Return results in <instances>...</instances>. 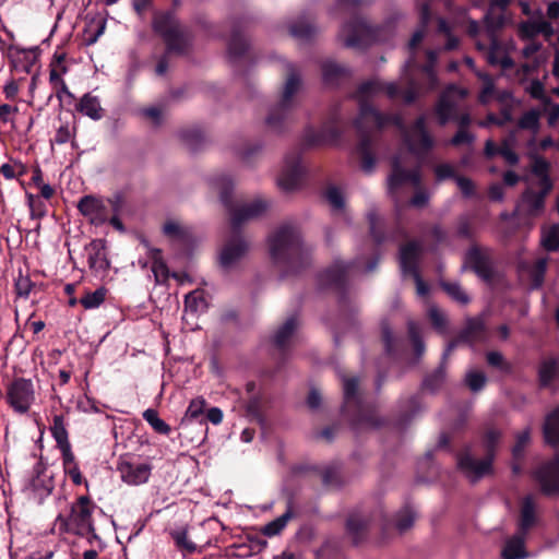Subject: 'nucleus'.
Returning a JSON list of instances; mask_svg holds the SVG:
<instances>
[{"mask_svg": "<svg viewBox=\"0 0 559 559\" xmlns=\"http://www.w3.org/2000/svg\"><path fill=\"white\" fill-rule=\"evenodd\" d=\"M381 334H382V342H383L384 349H385L386 354L390 356L395 355L397 340L394 337L393 332L388 322H382Z\"/></svg>", "mask_w": 559, "mask_h": 559, "instance_id": "obj_57", "label": "nucleus"}, {"mask_svg": "<svg viewBox=\"0 0 559 559\" xmlns=\"http://www.w3.org/2000/svg\"><path fill=\"white\" fill-rule=\"evenodd\" d=\"M540 491L547 497L559 496V454L543 463L533 473Z\"/></svg>", "mask_w": 559, "mask_h": 559, "instance_id": "obj_15", "label": "nucleus"}, {"mask_svg": "<svg viewBox=\"0 0 559 559\" xmlns=\"http://www.w3.org/2000/svg\"><path fill=\"white\" fill-rule=\"evenodd\" d=\"M428 235L437 245H451L450 234L439 224L432 225L429 229Z\"/></svg>", "mask_w": 559, "mask_h": 559, "instance_id": "obj_61", "label": "nucleus"}, {"mask_svg": "<svg viewBox=\"0 0 559 559\" xmlns=\"http://www.w3.org/2000/svg\"><path fill=\"white\" fill-rule=\"evenodd\" d=\"M525 534L516 532L508 538L501 551L502 559H526L528 552L525 548Z\"/></svg>", "mask_w": 559, "mask_h": 559, "instance_id": "obj_32", "label": "nucleus"}, {"mask_svg": "<svg viewBox=\"0 0 559 559\" xmlns=\"http://www.w3.org/2000/svg\"><path fill=\"white\" fill-rule=\"evenodd\" d=\"M420 181L421 177L418 169H404L399 156L392 158L391 174L388 178V190L391 194L395 193L406 183H412L417 187L420 185Z\"/></svg>", "mask_w": 559, "mask_h": 559, "instance_id": "obj_19", "label": "nucleus"}, {"mask_svg": "<svg viewBox=\"0 0 559 559\" xmlns=\"http://www.w3.org/2000/svg\"><path fill=\"white\" fill-rule=\"evenodd\" d=\"M249 50V43L242 34V27L239 23L233 25L230 38L227 44L228 59L236 64L241 58L246 57Z\"/></svg>", "mask_w": 559, "mask_h": 559, "instance_id": "obj_27", "label": "nucleus"}, {"mask_svg": "<svg viewBox=\"0 0 559 559\" xmlns=\"http://www.w3.org/2000/svg\"><path fill=\"white\" fill-rule=\"evenodd\" d=\"M464 381L472 392L477 393L485 388L487 377L483 371L472 370L466 373Z\"/></svg>", "mask_w": 559, "mask_h": 559, "instance_id": "obj_54", "label": "nucleus"}, {"mask_svg": "<svg viewBox=\"0 0 559 559\" xmlns=\"http://www.w3.org/2000/svg\"><path fill=\"white\" fill-rule=\"evenodd\" d=\"M559 380V360L554 357L542 360L537 368L539 389H550Z\"/></svg>", "mask_w": 559, "mask_h": 559, "instance_id": "obj_30", "label": "nucleus"}, {"mask_svg": "<svg viewBox=\"0 0 559 559\" xmlns=\"http://www.w3.org/2000/svg\"><path fill=\"white\" fill-rule=\"evenodd\" d=\"M304 176L305 167L301 163V148L296 147L286 155L285 165L277 182L282 190L289 192L301 185Z\"/></svg>", "mask_w": 559, "mask_h": 559, "instance_id": "obj_14", "label": "nucleus"}, {"mask_svg": "<svg viewBox=\"0 0 559 559\" xmlns=\"http://www.w3.org/2000/svg\"><path fill=\"white\" fill-rule=\"evenodd\" d=\"M465 262L473 272L486 283H491L495 278V271L491 266L489 258L483 252L477 245H472L465 253Z\"/></svg>", "mask_w": 559, "mask_h": 559, "instance_id": "obj_20", "label": "nucleus"}, {"mask_svg": "<svg viewBox=\"0 0 559 559\" xmlns=\"http://www.w3.org/2000/svg\"><path fill=\"white\" fill-rule=\"evenodd\" d=\"M370 235L377 245H381L385 240L380 218L374 212L368 214Z\"/></svg>", "mask_w": 559, "mask_h": 559, "instance_id": "obj_56", "label": "nucleus"}, {"mask_svg": "<svg viewBox=\"0 0 559 559\" xmlns=\"http://www.w3.org/2000/svg\"><path fill=\"white\" fill-rule=\"evenodd\" d=\"M407 333L415 355L420 357L425 352V344L420 335L419 325L415 321L409 320L407 322Z\"/></svg>", "mask_w": 559, "mask_h": 559, "instance_id": "obj_47", "label": "nucleus"}, {"mask_svg": "<svg viewBox=\"0 0 559 559\" xmlns=\"http://www.w3.org/2000/svg\"><path fill=\"white\" fill-rule=\"evenodd\" d=\"M26 200L29 207L31 218L41 219L47 215V205L38 195L26 192Z\"/></svg>", "mask_w": 559, "mask_h": 559, "instance_id": "obj_48", "label": "nucleus"}, {"mask_svg": "<svg viewBox=\"0 0 559 559\" xmlns=\"http://www.w3.org/2000/svg\"><path fill=\"white\" fill-rule=\"evenodd\" d=\"M373 521V515L366 514L361 511H354L348 515L346 520V533L355 545H358L367 538Z\"/></svg>", "mask_w": 559, "mask_h": 559, "instance_id": "obj_21", "label": "nucleus"}, {"mask_svg": "<svg viewBox=\"0 0 559 559\" xmlns=\"http://www.w3.org/2000/svg\"><path fill=\"white\" fill-rule=\"evenodd\" d=\"M52 476L47 474V467L40 459L33 467L32 475L24 485V491H29L38 503H43L53 490Z\"/></svg>", "mask_w": 559, "mask_h": 559, "instance_id": "obj_16", "label": "nucleus"}, {"mask_svg": "<svg viewBox=\"0 0 559 559\" xmlns=\"http://www.w3.org/2000/svg\"><path fill=\"white\" fill-rule=\"evenodd\" d=\"M438 122L440 126H445L449 121L454 119L456 112V105L448 96L441 95L435 108Z\"/></svg>", "mask_w": 559, "mask_h": 559, "instance_id": "obj_42", "label": "nucleus"}, {"mask_svg": "<svg viewBox=\"0 0 559 559\" xmlns=\"http://www.w3.org/2000/svg\"><path fill=\"white\" fill-rule=\"evenodd\" d=\"M272 261L285 274H297L310 264V249L304 243L300 230L283 224L269 237Z\"/></svg>", "mask_w": 559, "mask_h": 559, "instance_id": "obj_1", "label": "nucleus"}, {"mask_svg": "<svg viewBox=\"0 0 559 559\" xmlns=\"http://www.w3.org/2000/svg\"><path fill=\"white\" fill-rule=\"evenodd\" d=\"M322 483L325 487H340L341 475L338 469L335 466H328L321 472Z\"/></svg>", "mask_w": 559, "mask_h": 559, "instance_id": "obj_60", "label": "nucleus"}, {"mask_svg": "<svg viewBox=\"0 0 559 559\" xmlns=\"http://www.w3.org/2000/svg\"><path fill=\"white\" fill-rule=\"evenodd\" d=\"M321 71L324 84L333 87L340 86L352 76V71L347 67L332 60L324 61Z\"/></svg>", "mask_w": 559, "mask_h": 559, "instance_id": "obj_28", "label": "nucleus"}, {"mask_svg": "<svg viewBox=\"0 0 559 559\" xmlns=\"http://www.w3.org/2000/svg\"><path fill=\"white\" fill-rule=\"evenodd\" d=\"M423 411L421 399L419 394H414L407 400H401L399 403V412L394 418L393 425L399 430H404L413 420V418Z\"/></svg>", "mask_w": 559, "mask_h": 559, "instance_id": "obj_25", "label": "nucleus"}, {"mask_svg": "<svg viewBox=\"0 0 559 559\" xmlns=\"http://www.w3.org/2000/svg\"><path fill=\"white\" fill-rule=\"evenodd\" d=\"M419 140L417 143L413 142L408 135H405V142L412 153L428 152L433 147V139L429 132H425L418 135Z\"/></svg>", "mask_w": 559, "mask_h": 559, "instance_id": "obj_51", "label": "nucleus"}, {"mask_svg": "<svg viewBox=\"0 0 559 559\" xmlns=\"http://www.w3.org/2000/svg\"><path fill=\"white\" fill-rule=\"evenodd\" d=\"M287 70L288 76L285 82L282 98L277 105L271 108L265 120L269 130L278 134L284 132L292 121L293 110L295 108L293 97L300 86V79L295 71L294 64L288 63Z\"/></svg>", "mask_w": 559, "mask_h": 559, "instance_id": "obj_9", "label": "nucleus"}, {"mask_svg": "<svg viewBox=\"0 0 559 559\" xmlns=\"http://www.w3.org/2000/svg\"><path fill=\"white\" fill-rule=\"evenodd\" d=\"M540 112L537 109H531L524 112L518 121V127L522 130L537 132L539 130Z\"/></svg>", "mask_w": 559, "mask_h": 559, "instance_id": "obj_49", "label": "nucleus"}, {"mask_svg": "<svg viewBox=\"0 0 559 559\" xmlns=\"http://www.w3.org/2000/svg\"><path fill=\"white\" fill-rule=\"evenodd\" d=\"M536 522L537 516L535 512L534 498L531 495H527L521 501L516 532L527 535L530 530L536 524Z\"/></svg>", "mask_w": 559, "mask_h": 559, "instance_id": "obj_31", "label": "nucleus"}, {"mask_svg": "<svg viewBox=\"0 0 559 559\" xmlns=\"http://www.w3.org/2000/svg\"><path fill=\"white\" fill-rule=\"evenodd\" d=\"M361 119H364V126L369 130V126L380 131L385 126H394L400 130H405L404 118L400 114H383L379 111L370 102L361 103ZM372 135V133H370Z\"/></svg>", "mask_w": 559, "mask_h": 559, "instance_id": "obj_17", "label": "nucleus"}, {"mask_svg": "<svg viewBox=\"0 0 559 559\" xmlns=\"http://www.w3.org/2000/svg\"><path fill=\"white\" fill-rule=\"evenodd\" d=\"M90 246L94 251L93 253H90L87 259L90 267L107 270L109 267V261L103 252L105 249V241L102 239H96L93 240Z\"/></svg>", "mask_w": 559, "mask_h": 559, "instance_id": "obj_44", "label": "nucleus"}, {"mask_svg": "<svg viewBox=\"0 0 559 559\" xmlns=\"http://www.w3.org/2000/svg\"><path fill=\"white\" fill-rule=\"evenodd\" d=\"M5 399L14 412L19 414L27 413L35 400L32 381L25 378L14 379L7 389Z\"/></svg>", "mask_w": 559, "mask_h": 559, "instance_id": "obj_13", "label": "nucleus"}, {"mask_svg": "<svg viewBox=\"0 0 559 559\" xmlns=\"http://www.w3.org/2000/svg\"><path fill=\"white\" fill-rule=\"evenodd\" d=\"M294 515H295V513H294L293 507L289 503L287 510L281 516L269 522L267 524H265L262 527V530H261L262 534L267 537H273V536L278 535L286 527L288 521L292 520L294 518Z\"/></svg>", "mask_w": 559, "mask_h": 559, "instance_id": "obj_43", "label": "nucleus"}, {"mask_svg": "<svg viewBox=\"0 0 559 559\" xmlns=\"http://www.w3.org/2000/svg\"><path fill=\"white\" fill-rule=\"evenodd\" d=\"M118 471L121 474L122 480L132 486L145 484L152 472V466L146 463L133 464L127 461L118 464Z\"/></svg>", "mask_w": 559, "mask_h": 559, "instance_id": "obj_24", "label": "nucleus"}, {"mask_svg": "<svg viewBox=\"0 0 559 559\" xmlns=\"http://www.w3.org/2000/svg\"><path fill=\"white\" fill-rule=\"evenodd\" d=\"M148 258L152 261V272L155 276L156 283H166L169 277V269L163 258L162 250L158 248H152L148 252Z\"/></svg>", "mask_w": 559, "mask_h": 559, "instance_id": "obj_40", "label": "nucleus"}, {"mask_svg": "<svg viewBox=\"0 0 559 559\" xmlns=\"http://www.w3.org/2000/svg\"><path fill=\"white\" fill-rule=\"evenodd\" d=\"M527 91L531 97L543 102L545 106L551 104V98L545 94L544 84L539 80H533Z\"/></svg>", "mask_w": 559, "mask_h": 559, "instance_id": "obj_63", "label": "nucleus"}, {"mask_svg": "<svg viewBox=\"0 0 559 559\" xmlns=\"http://www.w3.org/2000/svg\"><path fill=\"white\" fill-rule=\"evenodd\" d=\"M423 253L421 246L411 240L400 248V266L404 275L419 273L418 263Z\"/></svg>", "mask_w": 559, "mask_h": 559, "instance_id": "obj_23", "label": "nucleus"}, {"mask_svg": "<svg viewBox=\"0 0 559 559\" xmlns=\"http://www.w3.org/2000/svg\"><path fill=\"white\" fill-rule=\"evenodd\" d=\"M531 159V171L537 177V186L554 189V181L549 175L550 163L537 154H532Z\"/></svg>", "mask_w": 559, "mask_h": 559, "instance_id": "obj_35", "label": "nucleus"}, {"mask_svg": "<svg viewBox=\"0 0 559 559\" xmlns=\"http://www.w3.org/2000/svg\"><path fill=\"white\" fill-rule=\"evenodd\" d=\"M249 242L239 231H233V236L222 248L219 264L223 269L229 270L236 265L248 252Z\"/></svg>", "mask_w": 559, "mask_h": 559, "instance_id": "obj_18", "label": "nucleus"}, {"mask_svg": "<svg viewBox=\"0 0 559 559\" xmlns=\"http://www.w3.org/2000/svg\"><path fill=\"white\" fill-rule=\"evenodd\" d=\"M441 287L454 301L461 305H467L471 300L466 292L457 283L442 282Z\"/></svg>", "mask_w": 559, "mask_h": 559, "instance_id": "obj_50", "label": "nucleus"}, {"mask_svg": "<svg viewBox=\"0 0 559 559\" xmlns=\"http://www.w3.org/2000/svg\"><path fill=\"white\" fill-rule=\"evenodd\" d=\"M543 246L547 251L559 250V226H552L543 240Z\"/></svg>", "mask_w": 559, "mask_h": 559, "instance_id": "obj_64", "label": "nucleus"}, {"mask_svg": "<svg viewBox=\"0 0 559 559\" xmlns=\"http://www.w3.org/2000/svg\"><path fill=\"white\" fill-rule=\"evenodd\" d=\"M342 121L340 115L335 111L331 118L323 123L319 131L311 128L307 129L304 136V145L306 147L319 145H336L342 139Z\"/></svg>", "mask_w": 559, "mask_h": 559, "instance_id": "obj_11", "label": "nucleus"}, {"mask_svg": "<svg viewBox=\"0 0 559 559\" xmlns=\"http://www.w3.org/2000/svg\"><path fill=\"white\" fill-rule=\"evenodd\" d=\"M76 110L90 117L93 120H99L103 118V108L100 106L99 99L96 96L86 93L82 96L79 104L76 105Z\"/></svg>", "mask_w": 559, "mask_h": 559, "instance_id": "obj_39", "label": "nucleus"}, {"mask_svg": "<svg viewBox=\"0 0 559 559\" xmlns=\"http://www.w3.org/2000/svg\"><path fill=\"white\" fill-rule=\"evenodd\" d=\"M152 29L164 40L167 53L186 55L192 46L193 33L180 22L175 9L154 11Z\"/></svg>", "mask_w": 559, "mask_h": 559, "instance_id": "obj_5", "label": "nucleus"}, {"mask_svg": "<svg viewBox=\"0 0 559 559\" xmlns=\"http://www.w3.org/2000/svg\"><path fill=\"white\" fill-rule=\"evenodd\" d=\"M338 377L343 388L342 414L352 429H374L383 426L384 420L378 416L374 405L366 403L362 399L360 379L344 372H338Z\"/></svg>", "mask_w": 559, "mask_h": 559, "instance_id": "obj_2", "label": "nucleus"}, {"mask_svg": "<svg viewBox=\"0 0 559 559\" xmlns=\"http://www.w3.org/2000/svg\"><path fill=\"white\" fill-rule=\"evenodd\" d=\"M376 31L358 15H353L341 29L344 45L348 48L365 49L376 40Z\"/></svg>", "mask_w": 559, "mask_h": 559, "instance_id": "obj_10", "label": "nucleus"}, {"mask_svg": "<svg viewBox=\"0 0 559 559\" xmlns=\"http://www.w3.org/2000/svg\"><path fill=\"white\" fill-rule=\"evenodd\" d=\"M170 536L180 551L190 555L197 550V545L188 538V531L186 528L173 531Z\"/></svg>", "mask_w": 559, "mask_h": 559, "instance_id": "obj_45", "label": "nucleus"}, {"mask_svg": "<svg viewBox=\"0 0 559 559\" xmlns=\"http://www.w3.org/2000/svg\"><path fill=\"white\" fill-rule=\"evenodd\" d=\"M415 522V512L406 507L400 510L394 518V525L401 532L409 530Z\"/></svg>", "mask_w": 559, "mask_h": 559, "instance_id": "obj_52", "label": "nucleus"}, {"mask_svg": "<svg viewBox=\"0 0 559 559\" xmlns=\"http://www.w3.org/2000/svg\"><path fill=\"white\" fill-rule=\"evenodd\" d=\"M205 405L206 402L203 397L192 400L186 411L185 419H199L203 417Z\"/></svg>", "mask_w": 559, "mask_h": 559, "instance_id": "obj_62", "label": "nucleus"}, {"mask_svg": "<svg viewBox=\"0 0 559 559\" xmlns=\"http://www.w3.org/2000/svg\"><path fill=\"white\" fill-rule=\"evenodd\" d=\"M459 340L464 343L480 342L486 338V325L480 318H468L465 326L459 332Z\"/></svg>", "mask_w": 559, "mask_h": 559, "instance_id": "obj_33", "label": "nucleus"}, {"mask_svg": "<svg viewBox=\"0 0 559 559\" xmlns=\"http://www.w3.org/2000/svg\"><path fill=\"white\" fill-rule=\"evenodd\" d=\"M477 234V222L474 214L464 213L456 217L454 224V237L467 240L475 245Z\"/></svg>", "mask_w": 559, "mask_h": 559, "instance_id": "obj_29", "label": "nucleus"}, {"mask_svg": "<svg viewBox=\"0 0 559 559\" xmlns=\"http://www.w3.org/2000/svg\"><path fill=\"white\" fill-rule=\"evenodd\" d=\"M80 213L90 218L95 226L103 225L108 221V211L104 202L94 195H84L78 204Z\"/></svg>", "mask_w": 559, "mask_h": 559, "instance_id": "obj_22", "label": "nucleus"}, {"mask_svg": "<svg viewBox=\"0 0 559 559\" xmlns=\"http://www.w3.org/2000/svg\"><path fill=\"white\" fill-rule=\"evenodd\" d=\"M376 92H380V82L369 80L362 82L355 92V97L359 103V115L354 120V127L359 136V142L356 145V153L360 157V168L362 171L370 174L376 166V156L373 153L374 138L364 126V119H361V103L369 102L368 97Z\"/></svg>", "mask_w": 559, "mask_h": 559, "instance_id": "obj_7", "label": "nucleus"}, {"mask_svg": "<svg viewBox=\"0 0 559 559\" xmlns=\"http://www.w3.org/2000/svg\"><path fill=\"white\" fill-rule=\"evenodd\" d=\"M520 269L528 273L533 289L543 286L547 271V260L545 258L537 259L532 265L527 262H521Z\"/></svg>", "mask_w": 559, "mask_h": 559, "instance_id": "obj_36", "label": "nucleus"}, {"mask_svg": "<svg viewBox=\"0 0 559 559\" xmlns=\"http://www.w3.org/2000/svg\"><path fill=\"white\" fill-rule=\"evenodd\" d=\"M289 34L300 40H310L317 29L316 26L312 24L311 17L302 15L298 20L294 21L289 25Z\"/></svg>", "mask_w": 559, "mask_h": 559, "instance_id": "obj_37", "label": "nucleus"}, {"mask_svg": "<svg viewBox=\"0 0 559 559\" xmlns=\"http://www.w3.org/2000/svg\"><path fill=\"white\" fill-rule=\"evenodd\" d=\"M531 439V430L526 428L516 435L515 443L512 448V456L515 461H521L524 457V451Z\"/></svg>", "mask_w": 559, "mask_h": 559, "instance_id": "obj_55", "label": "nucleus"}, {"mask_svg": "<svg viewBox=\"0 0 559 559\" xmlns=\"http://www.w3.org/2000/svg\"><path fill=\"white\" fill-rule=\"evenodd\" d=\"M96 504L88 496H80L70 507L68 515L59 513L55 521L59 534H73L86 538L90 544L98 539L93 520Z\"/></svg>", "mask_w": 559, "mask_h": 559, "instance_id": "obj_6", "label": "nucleus"}, {"mask_svg": "<svg viewBox=\"0 0 559 559\" xmlns=\"http://www.w3.org/2000/svg\"><path fill=\"white\" fill-rule=\"evenodd\" d=\"M447 367L439 365L432 372L427 373L421 382V391L437 393L445 381Z\"/></svg>", "mask_w": 559, "mask_h": 559, "instance_id": "obj_41", "label": "nucleus"}, {"mask_svg": "<svg viewBox=\"0 0 559 559\" xmlns=\"http://www.w3.org/2000/svg\"><path fill=\"white\" fill-rule=\"evenodd\" d=\"M143 418L150 424V426L160 435H169L171 428L163 419L159 418L158 413L154 408H147L143 413Z\"/></svg>", "mask_w": 559, "mask_h": 559, "instance_id": "obj_46", "label": "nucleus"}, {"mask_svg": "<svg viewBox=\"0 0 559 559\" xmlns=\"http://www.w3.org/2000/svg\"><path fill=\"white\" fill-rule=\"evenodd\" d=\"M361 266L362 261L360 258L348 262L336 260L319 275L321 286L332 288L338 294L340 320L346 326H354L356 324V314L358 312V308L350 302L347 296V281L349 275L360 270Z\"/></svg>", "mask_w": 559, "mask_h": 559, "instance_id": "obj_3", "label": "nucleus"}, {"mask_svg": "<svg viewBox=\"0 0 559 559\" xmlns=\"http://www.w3.org/2000/svg\"><path fill=\"white\" fill-rule=\"evenodd\" d=\"M501 439V432L497 429H488L481 437L484 457L478 460L473 452V445L466 444L456 453L457 468L472 483L480 480L493 472V461Z\"/></svg>", "mask_w": 559, "mask_h": 559, "instance_id": "obj_4", "label": "nucleus"}, {"mask_svg": "<svg viewBox=\"0 0 559 559\" xmlns=\"http://www.w3.org/2000/svg\"><path fill=\"white\" fill-rule=\"evenodd\" d=\"M543 436L548 445L559 447V405L546 415L543 424Z\"/></svg>", "mask_w": 559, "mask_h": 559, "instance_id": "obj_34", "label": "nucleus"}, {"mask_svg": "<svg viewBox=\"0 0 559 559\" xmlns=\"http://www.w3.org/2000/svg\"><path fill=\"white\" fill-rule=\"evenodd\" d=\"M538 188L539 190L536 191L528 187L522 192L515 207L519 216L523 218H537L543 215L546 207V199L552 189L547 187Z\"/></svg>", "mask_w": 559, "mask_h": 559, "instance_id": "obj_12", "label": "nucleus"}, {"mask_svg": "<svg viewBox=\"0 0 559 559\" xmlns=\"http://www.w3.org/2000/svg\"><path fill=\"white\" fill-rule=\"evenodd\" d=\"M107 289L105 287H99L92 293L85 294L80 302L85 309H94L99 307L106 297Z\"/></svg>", "mask_w": 559, "mask_h": 559, "instance_id": "obj_53", "label": "nucleus"}, {"mask_svg": "<svg viewBox=\"0 0 559 559\" xmlns=\"http://www.w3.org/2000/svg\"><path fill=\"white\" fill-rule=\"evenodd\" d=\"M215 185L219 189L221 201L230 215L233 231H239V228L243 223L261 216L267 209V203L261 199L236 206L231 197L234 186L228 176H221L216 178Z\"/></svg>", "mask_w": 559, "mask_h": 559, "instance_id": "obj_8", "label": "nucleus"}, {"mask_svg": "<svg viewBox=\"0 0 559 559\" xmlns=\"http://www.w3.org/2000/svg\"><path fill=\"white\" fill-rule=\"evenodd\" d=\"M179 136L182 143L192 152L202 148L205 143V135L199 127H188L179 131Z\"/></svg>", "mask_w": 559, "mask_h": 559, "instance_id": "obj_38", "label": "nucleus"}, {"mask_svg": "<svg viewBox=\"0 0 559 559\" xmlns=\"http://www.w3.org/2000/svg\"><path fill=\"white\" fill-rule=\"evenodd\" d=\"M486 360L488 362L489 366L493 367V368H497L503 372H511L512 371V366L510 362H508L503 355L499 352H496V350H492V352H488L487 355H486Z\"/></svg>", "mask_w": 559, "mask_h": 559, "instance_id": "obj_58", "label": "nucleus"}, {"mask_svg": "<svg viewBox=\"0 0 559 559\" xmlns=\"http://www.w3.org/2000/svg\"><path fill=\"white\" fill-rule=\"evenodd\" d=\"M299 325V320L297 314H292L288 317L285 322L278 326L272 336L273 346L280 352L281 355H285L290 340Z\"/></svg>", "mask_w": 559, "mask_h": 559, "instance_id": "obj_26", "label": "nucleus"}, {"mask_svg": "<svg viewBox=\"0 0 559 559\" xmlns=\"http://www.w3.org/2000/svg\"><path fill=\"white\" fill-rule=\"evenodd\" d=\"M428 317L431 321L432 326L439 332L444 333L448 324L445 314L437 307H431L428 310Z\"/></svg>", "mask_w": 559, "mask_h": 559, "instance_id": "obj_59", "label": "nucleus"}]
</instances>
